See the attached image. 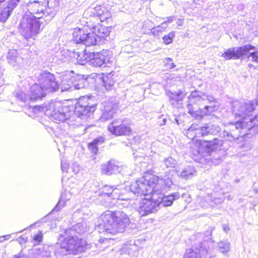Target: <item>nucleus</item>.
Listing matches in <instances>:
<instances>
[{
	"label": "nucleus",
	"instance_id": "8fccbe9b",
	"mask_svg": "<svg viewBox=\"0 0 258 258\" xmlns=\"http://www.w3.org/2000/svg\"><path fill=\"white\" fill-rule=\"evenodd\" d=\"M223 198H216V197H214V199L213 200H211L212 201H213L216 204H219L220 203H221V202H223Z\"/></svg>",
	"mask_w": 258,
	"mask_h": 258
},
{
	"label": "nucleus",
	"instance_id": "1a4fd4ad",
	"mask_svg": "<svg viewBox=\"0 0 258 258\" xmlns=\"http://www.w3.org/2000/svg\"><path fill=\"white\" fill-rule=\"evenodd\" d=\"M38 83L46 93L55 92L59 89V85L54 75L49 72L41 73L38 77Z\"/></svg>",
	"mask_w": 258,
	"mask_h": 258
},
{
	"label": "nucleus",
	"instance_id": "c9c22d12",
	"mask_svg": "<svg viewBox=\"0 0 258 258\" xmlns=\"http://www.w3.org/2000/svg\"><path fill=\"white\" fill-rule=\"evenodd\" d=\"M175 32L173 31L169 33L168 34L165 35L162 38L163 42L166 45L171 44L175 37Z\"/></svg>",
	"mask_w": 258,
	"mask_h": 258
},
{
	"label": "nucleus",
	"instance_id": "a19ab883",
	"mask_svg": "<svg viewBox=\"0 0 258 258\" xmlns=\"http://www.w3.org/2000/svg\"><path fill=\"white\" fill-rule=\"evenodd\" d=\"M111 18V14L106 9L104 13H103L101 17L99 19V21L101 22H104L105 21H108L109 19Z\"/></svg>",
	"mask_w": 258,
	"mask_h": 258
},
{
	"label": "nucleus",
	"instance_id": "a211bd4d",
	"mask_svg": "<svg viewBox=\"0 0 258 258\" xmlns=\"http://www.w3.org/2000/svg\"><path fill=\"white\" fill-rule=\"evenodd\" d=\"M103 112L101 117L102 120L109 119L113 117L116 109L117 105L111 101H105L103 103Z\"/></svg>",
	"mask_w": 258,
	"mask_h": 258
},
{
	"label": "nucleus",
	"instance_id": "f3484780",
	"mask_svg": "<svg viewBox=\"0 0 258 258\" xmlns=\"http://www.w3.org/2000/svg\"><path fill=\"white\" fill-rule=\"evenodd\" d=\"M9 64L17 69L21 68L23 66V59L20 56L17 50L11 49L7 56Z\"/></svg>",
	"mask_w": 258,
	"mask_h": 258
},
{
	"label": "nucleus",
	"instance_id": "473e14b6",
	"mask_svg": "<svg viewBox=\"0 0 258 258\" xmlns=\"http://www.w3.org/2000/svg\"><path fill=\"white\" fill-rule=\"evenodd\" d=\"M163 163L167 168H174L177 164L176 160L171 157L165 158Z\"/></svg>",
	"mask_w": 258,
	"mask_h": 258
},
{
	"label": "nucleus",
	"instance_id": "338daca9",
	"mask_svg": "<svg viewBox=\"0 0 258 258\" xmlns=\"http://www.w3.org/2000/svg\"><path fill=\"white\" fill-rule=\"evenodd\" d=\"M178 25H181L180 23H179V24H178Z\"/></svg>",
	"mask_w": 258,
	"mask_h": 258
},
{
	"label": "nucleus",
	"instance_id": "f8f14e48",
	"mask_svg": "<svg viewBox=\"0 0 258 258\" xmlns=\"http://www.w3.org/2000/svg\"><path fill=\"white\" fill-rule=\"evenodd\" d=\"M204 94L198 91H194L191 93L188 97L189 103L187 104V108L188 113L192 116L197 117L199 114L197 111H195L197 109L193 106V105L196 104H205L206 98H205Z\"/></svg>",
	"mask_w": 258,
	"mask_h": 258
},
{
	"label": "nucleus",
	"instance_id": "b1692460",
	"mask_svg": "<svg viewBox=\"0 0 258 258\" xmlns=\"http://www.w3.org/2000/svg\"><path fill=\"white\" fill-rule=\"evenodd\" d=\"M74 88V89H80L84 88L87 84V80L85 79L82 75H76L73 76Z\"/></svg>",
	"mask_w": 258,
	"mask_h": 258
},
{
	"label": "nucleus",
	"instance_id": "7c9ffc66",
	"mask_svg": "<svg viewBox=\"0 0 258 258\" xmlns=\"http://www.w3.org/2000/svg\"><path fill=\"white\" fill-rule=\"evenodd\" d=\"M196 171L191 166L185 167L180 173V176L184 178H189L194 175Z\"/></svg>",
	"mask_w": 258,
	"mask_h": 258
},
{
	"label": "nucleus",
	"instance_id": "603ef678",
	"mask_svg": "<svg viewBox=\"0 0 258 258\" xmlns=\"http://www.w3.org/2000/svg\"><path fill=\"white\" fill-rule=\"evenodd\" d=\"M166 119L165 118H163L161 121H158V123H159V125L160 126H162V125H164L166 124Z\"/></svg>",
	"mask_w": 258,
	"mask_h": 258
},
{
	"label": "nucleus",
	"instance_id": "58836bf2",
	"mask_svg": "<svg viewBox=\"0 0 258 258\" xmlns=\"http://www.w3.org/2000/svg\"><path fill=\"white\" fill-rule=\"evenodd\" d=\"M16 97L18 98L19 100H21L23 102H26L28 100H30V96L29 95H26L25 93L23 92H19L17 93L16 94Z\"/></svg>",
	"mask_w": 258,
	"mask_h": 258
},
{
	"label": "nucleus",
	"instance_id": "412c9836",
	"mask_svg": "<svg viewBox=\"0 0 258 258\" xmlns=\"http://www.w3.org/2000/svg\"><path fill=\"white\" fill-rule=\"evenodd\" d=\"M30 100L34 101L45 96L46 93L39 83H35L30 88Z\"/></svg>",
	"mask_w": 258,
	"mask_h": 258
},
{
	"label": "nucleus",
	"instance_id": "09e8293b",
	"mask_svg": "<svg viewBox=\"0 0 258 258\" xmlns=\"http://www.w3.org/2000/svg\"><path fill=\"white\" fill-rule=\"evenodd\" d=\"M165 60H166L165 64L166 66H169L168 68L169 69H172V68H174L175 67V65L173 62H171V63H169L168 62V61H170L172 60L171 58H170L169 57H167L165 59Z\"/></svg>",
	"mask_w": 258,
	"mask_h": 258
},
{
	"label": "nucleus",
	"instance_id": "6e6d98bb",
	"mask_svg": "<svg viewBox=\"0 0 258 258\" xmlns=\"http://www.w3.org/2000/svg\"><path fill=\"white\" fill-rule=\"evenodd\" d=\"M212 231H213V229H212L207 231V234L209 235V236H211L212 234Z\"/></svg>",
	"mask_w": 258,
	"mask_h": 258
},
{
	"label": "nucleus",
	"instance_id": "5701e85b",
	"mask_svg": "<svg viewBox=\"0 0 258 258\" xmlns=\"http://www.w3.org/2000/svg\"><path fill=\"white\" fill-rule=\"evenodd\" d=\"M30 258H48L50 256V252L43 248L34 249L30 252Z\"/></svg>",
	"mask_w": 258,
	"mask_h": 258
},
{
	"label": "nucleus",
	"instance_id": "ddd939ff",
	"mask_svg": "<svg viewBox=\"0 0 258 258\" xmlns=\"http://www.w3.org/2000/svg\"><path fill=\"white\" fill-rule=\"evenodd\" d=\"M254 48L250 45H245L243 47L232 48L228 49L222 54V56L226 59H237L240 57L245 58L248 54V50H251Z\"/></svg>",
	"mask_w": 258,
	"mask_h": 258
},
{
	"label": "nucleus",
	"instance_id": "c756f323",
	"mask_svg": "<svg viewBox=\"0 0 258 258\" xmlns=\"http://www.w3.org/2000/svg\"><path fill=\"white\" fill-rule=\"evenodd\" d=\"M186 94L185 93L181 91H178L177 92H174L173 93H171L169 95V97L170 100H175L176 101H178L182 100Z\"/></svg>",
	"mask_w": 258,
	"mask_h": 258
},
{
	"label": "nucleus",
	"instance_id": "6ab92c4d",
	"mask_svg": "<svg viewBox=\"0 0 258 258\" xmlns=\"http://www.w3.org/2000/svg\"><path fill=\"white\" fill-rule=\"evenodd\" d=\"M72 72H68L63 77L59 87L61 92L66 91H72L74 88V80H75L73 76L71 75Z\"/></svg>",
	"mask_w": 258,
	"mask_h": 258
},
{
	"label": "nucleus",
	"instance_id": "052dcab7",
	"mask_svg": "<svg viewBox=\"0 0 258 258\" xmlns=\"http://www.w3.org/2000/svg\"><path fill=\"white\" fill-rule=\"evenodd\" d=\"M40 107H39V106H36V107H35V108H34L35 109H40Z\"/></svg>",
	"mask_w": 258,
	"mask_h": 258
},
{
	"label": "nucleus",
	"instance_id": "0e129e2a",
	"mask_svg": "<svg viewBox=\"0 0 258 258\" xmlns=\"http://www.w3.org/2000/svg\"><path fill=\"white\" fill-rule=\"evenodd\" d=\"M256 101H257V104H258V97H257V99Z\"/></svg>",
	"mask_w": 258,
	"mask_h": 258
},
{
	"label": "nucleus",
	"instance_id": "5fc2aeb1",
	"mask_svg": "<svg viewBox=\"0 0 258 258\" xmlns=\"http://www.w3.org/2000/svg\"><path fill=\"white\" fill-rule=\"evenodd\" d=\"M173 21V17H169L167 18V20L165 21H167V23H170Z\"/></svg>",
	"mask_w": 258,
	"mask_h": 258
},
{
	"label": "nucleus",
	"instance_id": "e433bc0d",
	"mask_svg": "<svg viewBox=\"0 0 258 258\" xmlns=\"http://www.w3.org/2000/svg\"><path fill=\"white\" fill-rule=\"evenodd\" d=\"M216 106L214 105H206L204 109L205 110H204L203 112H201V116H203L204 115H206L209 113H211L213 112L215 110Z\"/></svg>",
	"mask_w": 258,
	"mask_h": 258
},
{
	"label": "nucleus",
	"instance_id": "c85d7f7f",
	"mask_svg": "<svg viewBox=\"0 0 258 258\" xmlns=\"http://www.w3.org/2000/svg\"><path fill=\"white\" fill-rule=\"evenodd\" d=\"M13 10L14 9H11V8H9V6L8 5L7 7L3 9L0 15V21L2 22H6L10 16L11 13Z\"/></svg>",
	"mask_w": 258,
	"mask_h": 258
},
{
	"label": "nucleus",
	"instance_id": "72a5a7b5",
	"mask_svg": "<svg viewBox=\"0 0 258 258\" xmlns=\"http://www.w3.org/2000/svg\"><path fill=\"white\" fill-rule=\"evenodd\" d=\"M167 27V21L163 22L161 25H159L156 27L154 28L152 30V33L154 35H158L159 33L164 31Z\"/></svg>",
	"mask_w": 258,
	"mask_h": 258
},
{
	"label": "nucleus",
	"instance_id": "a18cd8bd",
	"mask_svg": "<svg viewBox=\"0 0 258 258\" xmlns=\"http://www.w3.org/2000/svg\"><path fill=\"white\" fill-rule=\"evenodd\" d=\"M204 96L205 98H206L205 104L207 103V102H209L211 103H214L215 102V99L212 96L204 94Z\"/></svg>",
	"mask_w": 258,
	"mask_h": 258
},
{
	"label": "nucleus",
	"instance_id": "0eeeda50",
	"mask_svg": "<svg viewBox=\"0 0 258 258\" xmlns=\"http://www.w3.org/2000/svg\"><path fill=\"white\" fill-rule=\"evenodd\" d=\"M59 245L69 254L77 255L85 251L88 248L87 242L84 239L77 236L73 229H69L65 231L64 238L61 241L59 238Z\"/></svg>",
	"mask_w": 258,
	"mask_h": 258
},
{
	"label": "nucleus",
	"instance_id": "49530a36",
	"mask_svg": "<svg viewBox=\"0 0 258 258\" xmlns=\"http://www.w3.org/2000/svg\"><path fill=\"white\" fill-rule=\"evenodd\" d=\"M42 239V235L41 232H39L38 234L34 236L33 239L37 243H39Z\"/></svg>",
	"mask_w": 258,
	"mask_h": 258
},
{
	"label": "nucleus",
	"instance_id": "423d86ee",
	"mask_svg": "<svg viewBox=\"0 0 258 258\" xmlns=\"http://www.w3.org/2000/svg\"><path fill=\"white\" fill-rule=\"evenodd\" d=\"M232 108L233 113L242 118L241 121L234 123L236 129L249 130L255 126H258L257 117L251 114L254 108L251 102L246 103L235 100L232 103Z\"/></svg>",
	"mask_w": 258,
	"mask_h": 258
},
{
	"label": "nucleus",
	"instance_id": "bb28decb",
	"mask_svg": "<svg viewBox=\"0 0 258 258\" xmlns=\"http://www.w3.org/2000/svg\"><path fill=\"white\" fill-rule=\"evenodd\" d=\"M73 229L75 231V234L77 232L80 234H83L90 230L89 227L85 222L76 224Z\"/></svg>",
	"mask_w": 258,
	"mask_h": 258
},
{
	"label": "nucleus",
	"instance_id": "f257e3e1",
	"mask_svg": "<svg viewBox=\"0 0 258 258\" xmlns=\"http://www.w3.org/2000/svg\"><path fill=\"white\" fill-rule=\"evenodd\" d=\"M172 184L170 177L165 176L164 178H159L156 175L146 173L131 184V188L135 194L148 195L152 194V199L158 203V208L161 206L167 207L171 206L174 200L179 198L178 192H174L165 197L162 191L166 187H169Z\"/></svg>",
	"mask_w": 258,
	"mask_h": 258
},
{
	"label": "nucleus",
	"instance_id": "20e7f679",
	"mask_svg": "<svg viewBox=\"0 0 258 258\" xmlns=\"http://www.w3.org/2000/svg\"><path fill=\"white\" fill-rule=\"evenodd\" d=\"M130 223V219L125 213L107 211L97 219L95 229L99 233L115 235L123 232Z\"/></svg>",
	"mask_w": 258,
	"mask_h": 258
},
{
	"label": "nucleus",
	"instance_id": "2eb2a0df",
	"mask_svg": "<svg viewBox=\"0 0 258 258\" xmlns=\"http://www.w3.org/2000/svg\"><path fill=\"white\" fill-rule=\"evenodd\" d=\"M126 169L125 166L119 165L117 162L114 160H110L102 165L101 173L107 175L118 173L124 174L123 170Z\"/></svg>",
	"mask_w": 258,
	"mask_h": 258
},
{
	"label": "nucleus",
	"instance_id": "4468645a",
	"mask_svg": "<svg viewBox=\"0 0 258 258\" xmlns=\"http://www.w3.org/2000/svg\"><path fill=\"white\" fill-rule=\"evenodd\" d=\"M197 144L200 151L210 153L211 152L221 150L223 145L222 142L217 139H214L213 141L197 140Z\"/></svg>",
	"mask_w": 258,
	"mask_h": 258
},
{
	"label": "nucleus",
	"instance_id": "ea45409f",
	"mask_svg": "<svg viewBox=\"0 0 258 258\" xmlns=\"http://www.w3.org/2000/svg\"><path fill=\"white\" fill-rule=\"evenodd\" d=\"M64 195H62L60 199L58 202L57 204L55 206V207L53 209L54 211L59 210L60 208L63 207L66 203V199L64 198Z\"/></svg>",
	"mask_w": 258,
	"mask_h": 258
},
{
	"label": "nucleus",
	"instance_id": "79ce46f5",
	"mask_svg": "<svg viewBox=\"0 0 258 258\" xmlns=\"http://www.w3.org/2000/svg\"><path fill=\"white\" fill-rule=\"evenodd\" d=\"M113 187L112 186L107 185L104 186L102 189V194L110 196V193L112 190Z\"/></svg>",
	"mask_w": 258,
	"mask_h": 258
},
{
	"label": "nucleus",
	"instance_id": "2f4dec72",
	"mask_svg": "<svg viewBox=\"0 0 258 258\" xmlns=\"http://www.w3.org/2000/svg\"><path fill=\"white\" fill-rule=\"evenodd\" d=\"M120 189L117 188H112V190L110 193V197L113 199H117L120 200H127L128 198H123L120 195Z\"/></svg>",
	"mask_w": 258,
	"mask_h": 258
},
{
	"label": "nucleus",
	"instance_id": "bf43d9fd",
	"mask_svg": "<svg viewBox=\"0 0 258 258\" xmlns=\"http://www.w3.org/2000/svg\"><path fill=\"white\" fill-rule=\"evenodd\" d=\"M120 195H121V197H123V198H128L127 196H126V195H123L122 193H121ZM128 198L130 199L129 197H128Z\"/></svg>",
	"mask_w": 258,
	"mask_h": 258
},
{
	"label": "nucleus",
	"instance_id": "de8ad7c7",
	"mask_svg": "<svg viewBox=\"0 0 258 258\" xmlns=\"http://www.w3.org/2000/svg\"><path fill=\"white\" fill-rule=\"evenodd\" d=\"M61 169L63 171H66L69 172L68 171V167H69V163L67 162V161H61Z\"/></svg>",
	"mask_w": 258,
	"mask_h": 258
},
{
	"label": "nucleus",
	"instance_id": "9b49d317",
	"mask_svg": "<svg viewBox=\"0 0 258 258\" xmlns=\"http://www.w3.org/2000/svg\"><path fill=\"white\" fill-rule=\"evenodd\" d=\"M110 133L115 136H127L131 132V129L124 119H115L108 126Z\"/></svg>",
	"mask_w": 258,
	"mask_h": 258
},
{
	"label": "nucleus",
	"instance_id": "4c0bfd02",
	"mask_svg": "<svg viewBox=\"0 0 258 258\" xmlns=\"http://www.w3.org/2000/svg\"><path fill=\"white\" fill-rule=\"evenodd\" d=\"M248 50V54L245 56V58H248L249 60L258 63V52H249Z\"/></svg>",
	"mask_w": 258,
	"mask_h": 258
},
{
	"label": "nucleus",
	"instance_id": "f03ea898",
	"mask_svg": "<svg viewBox=\"0 0 258 258\" xmlns=\"http://www.w3.org/2000/svg\"><path fill=\"white\" fill-rule=\"evenodd\" d=\"M92 97L83 96L81 97L75 106L74 113L69 107L63 105L59 102L51 103L52 109L50 115L53 120L57 123L67 121L69 125H74L72 122L76 115H89L96 109V104L91 102Z\"/></svg>",
	"mask_w": 258,
	"mask_h": 258
},
{
	"label": "nucleus",
	"instance_id": "4be33fe9",
	"mask_svg": "<svg viewBox=\"0 0 258 258\" xmlns=\"http://www.w3.org/2000/svg\"><path fill=\"white\" fill-rule=\"evenodd\" d=\"M202 136L216 135L220 131V127L216 124H206L200 128Z\"/></svg>",
	"mask_w": 258,
	"mask_h": 258
},
{
	"label": "nucleus",
	"instance_id": "393cba45",
	"mask_svg": "<svg viewBox=\"0 0 258 258\" xmlns=\"http://www.w3.org/2000/svg\"><path fill=\"white\" fill-rule=\"evenodd\" d=\"M104 141V138L102 137H99L94 139L91 143L89 144V149L92 153L96 154L98 152V148L97 145L103 143Z\"/></svg>",
	"mask_w": 258,
	"mask_h": 258
},
{
	"label": "nucleus",
	"instance_id": "37998d69",
	"mask_svg": "<svg viewBox=\"0 0 258 258\" xmlns=\"http://www.w3.org/2000/svg\"><path fill=\"white\" fill-rule=\"evenodd\" d=\"M70 169H71L72 172L74 174H77L80 171V167L77 163H73Z\"/></svg>",
	"mask_w": 258,
	"mask_h": 258
},
{
	"label": "nucleus",
	"instance_id": "a878e982",
	"mask_svg": "<svg viewBox=\"0 0 258 258\" xmlns=\"http://www.w3.org/2000/svg\"><path fill=\"white\" fill-rule=\"evenodd\" d=\"M200 132V128H198L196 124H192L187 130L186 135L188 138L194 140L198 135H201Z\"/></svg>",
	"mask_w": 258,
	"mask_h": 258
},
{
	"label": "nucleus",
	"instance_id": "69168bd1",
	"mask_svg": "<svg viewBox=\"0 0 258 258\" xmlns=\"http://www.w3.org/2000/svg\"><path fill=\"white\" fill-rule=\"evenodd\" d=\"M178 25H181L180 23H179V24H178Z\"/></svg>",
	"mask_w": 258,
	"mask_h": 258
},
{
	"label": "nucleus",
	"instance_id": "3c124183",
	"mask_svg": "<svg viewBox=\"0 0 258 258\" xmlns=\"http://www.w3.org/2000/svg\"><path fill=\"white\" fill-rule=\"evenodd\" d=\"M11 237V235L8 234L3 236H0V242H3L6 240L9 239Z\"/></svg>",
	"mask_w": 258,
	"mask_h": 258
},
{
	"label": "nucleus",
	"instance_id": "6e6552de",
	"mask_svg": "<svg viewBox=\"0 0 258 258\" xmlns=\"http://www.w3.org/2000/svg\"><path fill=\"white\" fill-rule=\"evenodd\" d=\"M131 192H133L130 188ZM137 195H142L141 194H136ZM146 198L142 199L139 203L138 211L141 216H147L150 214L155 213L158 210V203L155 200L152 199V194L149 193L148 195H144Z\"/></svg>",
	"mask_w": 258,
	"mask_h": 258
},
{
	"label": "nucleus",
	"instance_id": "9d476101",
	"mask_svg": "<svg viewBox=\"0 0 258 258\" xmlns=\"http://www.w3.org/2000/svg\"><path fill=\"white\" fill-rule=\"evenodd\" d=\"M197 250L198 252H196L191 249H187L183 258H211L213 248L210 246L208 242H201Z\"/></svg>",
	"mask_w": 258,
	"mask_h": 258
},
{
	"label": "nucleus",
	"instance_id": "cd10ccee",
	"mask_svg": "<svg viewBox=\"0 0 258 258\" xmlns=\"http://www.w3.org/2000/svg\"><path fill=\"white\" fill-rule=\"evenodd\" d=\"M218 247L219 251L224 254L230 251V243L226 241H221L218 244Z\"/></svg>",
	"mask_w": 258,
	"mask_h": 258
},
{
	"label": "nucleus",
	"instance_id": "13d9d810",
	"mask_svg": "<svg viewBox=\"0 0 258 258\" xmlns=\"http://www.w3.org/2000/svg\"><path fill=\"white\" fill-rule=\"evenodd\" d=\"M224 230L225 231H227L229 230V228L228 227H224Z\"/></svg>",
	"mask_w": 258,
	"mask_h": 258
},
{
	"label": "nucleus",
	"instance_id": "39448f33",
	"mask_svg": "<svg viewBox=\"0 0 258 258\" xmlns=\"http://www.w3.org/2000/svg\"><path fill=\"white\" fill-rule=\"evenodd\" d=\"M87 26L92 31V33H85V31L80 28H75L74 30L73 40L76 43H83L87 46L96 44L97 39H105L110 32V28L103 26L98 23L94 24L92 21L86 22Z\"/></svg>",
	"mask_w": 258,
	"mask_h": 258
},
{
	"label": "nucleus",
	"instance_id": "f704fd0d",
	"mask_svg": "<svg viewBox=\"0 0 258 258\" xmlns=\"http://www.w3.org/2000/svg\"><path fill=\"white\" fill-rule=\"evenodd\" d=\"M112 240L111 238L104 237L100 238L97 244V246H100V248L104 249L109 246L110 241Z\"/></svg>",
	"mask_w": 258,
	"mask_h": 258
},
{
	"label": "nucleus",
	"instance_id": "7ed1b4c3",
	"mask_svg": "<svg viewBox=\"0 0 258 258\" xmlns=\"http://www.w3.org/2000/svg\"><path fill=\"white\" fill-rule=\"evenodd\" d=\"M48 5V0H30L27 4V9L33 17L24 16L19 25L20 31L26 39H34V37L40 32L41 22L39 19L47 12Z\"/></svg>",
	"mask_w": 258,
	"mask_h": 258
},
{
	"label": "nucleus",
	"instance_id": "aec40b11",
	"mask_svg": "<svg viewBox=\"0 0 258 258\" xmlns=\"http://www.w3.org/2000/svg\"><path fill=\"white\" fill-rule=\"evenodd\" d=\"M106 9L104 7H101V6L94 7L92 5L87 9L85 12V15L92 17L93 19H95L98 22V20L102 16Z\"/></svg>",
	"mask_w": 258,
	"mask_h": 258
},
{
	"label": "nucleus",
	"instance_id": "864d4df0",
	"mask_svg": "<svg viewBox=\"0 0 258 258\" xmlns=\"http://www.w3.org/2000/svg\"><path fill=\"white\" fill-rule=\"evenodd\" d=\"M13 258H27L25 255L19 254L15 255Z\"/></svg>",
	"mask_w": 258,
	"mask_h": 258
},
{
	"label": "nucleus",
	"instance_id": "dca6fc26",
	"mask_svg": "<svg viewBox=\"0 0 258 258\" xmlns=\"http://www.w3.org/2000/svg\"><path fill=\"white\" fill-rule=\"evenodd\" d=\"M109 51L103 50L101 52L94 53L93 58L91 60L92 64L95 67H108L110 63Z\"/></svg>",
	"mask_w": 258,
	"mask_h": 258
},
{
	"label": "nucleus",
	"instance_id": "c03bdc74",
	"mask_svg": "<svg viewBox=\"0 0 258 258\" xmlns=\"http://www.w3.org/2000/svg\"><path fill=\"white\" fill-rule=\"evenodd\" d=\"M20 0H10L9 2L8 6L11 9H14L17 6Z\"/></svg>",
	"mask_w": 258,
	"mask_h": 258
},
{
	"label": "nucleus",
	"instance_id": "4d7b16f0",
	"mask_svg": "<svg viewBox=\"0 0 258 258\" xmlns=\"http://www.w3.org/2000/svg\"><path fill=\"white\" fill-rule=\"evenodd\" d=\"M196 237H198L199 238H202L203 237V235L201 233H199V234H197V235H196Z\"/></svg>",
	"mask_w": 258,
	"mask_h": 258
},
{
	"label": "nucleus",
	"instance_id": "e2e57ef3",
	"mask_svg": "<svg viewBox=\"0 0 258 258\" xmlns=\"http://www.w3.org/2000/svg\"><path fill=\"white\" fill-rule=\"evenodd\" d=\"M162 115H161V116L159 117V119L162 118Z\"/></svg>",
	"mask_w": 258,
	"mask_h": 258
},
{
	"label": "nucleus",
	"instance_id": "680f3d73",
	"mask_svg": "<svg viewBox=\"0 0 258 258\" xmlns=\"http://www.w3.org/2000/svg\"><path fill=\"white\" fill-rule=\"evenodd\" d=\"M5 1V0H0V3H2V2H4Z\"/></svg>",
	"mask_w": 258,
	"mask_h": 258
}]
</instances>
